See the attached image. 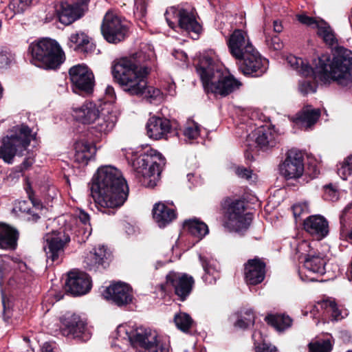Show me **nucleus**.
Listing matches in <instances>:
<instances>
[{
  "mask_svg": "<svg viewBox=\"0 0 352 352\" xmlns=\"http://www.w3.org/2000/svg\"><path fill=\"white\" fill-rule=\"evenodd\" d=\"M155 56L149 51L146 55L140 52L114 62L112 74L124 91L131 96L144 95L151 102H160L163 100L162 91L153 87H147L146 78L151 70Z\"/></svg>",
  "mask_w": 352,
  "mask_h": 352,
  "instance_id": "1",
  "label": "nucleus"
},
{
  "mask_svg": "<svg viewBox=\"0 0 352 352\" xmlns=\"http://www.w3.org/2000/svg\"><path fill=\"white\" fill-rule=\"evenodd\" d=\"M91 192L98 210L111 214L126 201L129 187L118 169L105 166L94 175Z\"/></svg>",
  "mask_w": 352,
  "mask_h": 352,
  "instance_id": "2",
  "label": "nucleus"
},
{
  "mask_svg": "<svg viewBox=\"0 0 352 352\" xmlns=\"http://www.w3.org/2000/svg\"><path fill=\"white\" fill-rule=\"evenodd\" d=\"M317 78L324 83L334 81L342 87L351 86L352 52L339 47L336 48L331 60L325 56L320 57L315 74V78Z\"/></svg>",
  "mask_w": 352,
  "mask_h": 352,
  "instance_id": "3",
  "label": "nucleus"
},
{
  "mask_svg": "<svg viewBox=\"0 0 352 352\" xmlns=\"http://www.w3.org/2000/svg\"><path fill=\"white\" fill-rule=\"evenodd\" d=\"M204 90L216 96L225 97L239 89L242 83L228 72H223L212 58L204 57L197 66Z\"/></svg>",
  "mask_w": 352,
  "mask_h": 352,
  "instance_id": "4",
  "label": "nucleus"
},
{
  "mask_svg": "<svg viewBox=\"0 0 352 352\" xmlns=\"http://www.w3.org/2000/svg\"><path fill=\"white\" fill-rule=\"evenodd\" d=\"M36 132L25 124L16 125L2 138L0 146V158L7 164H12L15 156H21L36 140Z\"/></svg>",
  "mask_w": 352,
  "mask_h": 352,
  "instance_id": "5",
  "label": "nucleus"
},
{
  "mask_svg": "<svg viewBox=\"0 0 352 352\" xmlns=\"http://www.w3.org/2000/svg\"><path fill=\"white\" fill-rule=\"evenodd\" d=\"M28 51L32 57V62L45 69H56L65 58V53L59 44L50 38H43L31 43Z\"/></svg>",
  "mask_w": 352,
  "mask_h": 352,
  "instance_id": "6",
  "label": "nucleus"
},
{
  "mask_svg": "<svg viewBox=\"0 0 352 352\" xmlns=\"http://www.w3.org/2000/svg\"><path fill=\"white\" fill-rule=\"evenodd\" d=\"M223 226L230 232L243 234L252 221V214L247 212L244 201L236 199L226 209Z\"/></svg>",
  "mask_w": 352,
  "mask_h": 352,
  "instance_id": "7",
  "label": "nucleus"
},
{
  "mask_svg": "<svg viewBox=\"0 0 352 352\" xmlns=\"http://www.w3.org/2000/svg\"><path fill=\"white\" fill-rule=\"evenodd\" d=\"M137 172L142 177V182L148 188H153L160 179V173L166 164L165 158L155 151L150 156H143L138 160Z\"/></svg>",
  "mask_w": 352,
  "mask_h": 352,
  "instance_id": "8",
  "label": "nucleus"
},
{
  "mask_svg": "<svg viewBox=\"0 0 352 352\" xmlns=\"http://www.w3.org/2000/svg\"><path fill=\"white\" fill-rule=\"evenodd\" d=\"M129 23L116 12L109 10L104 16L101 32L104 39L111 43H118L126 37Z\"/></svg>",
  "mask_w": 352,
  "mask_h": 352,
  "instance_id": "9",
  "label": "nucleus"
},
{
  "mask_svg": "<svg viewBox=\"0 0 352 352\" xmlns=\"http://www.w3.org/2000/svg\"><path fill=\"white\" fill-rule=\"evenodd\" d=\"M69 75L75 93L91 94L93 91L94 76L86 65L79 64L72 67Z\"/></svg>",
  "mask_w": 352,
  "mask_h": 352,
  "instance_id": "10",
  "label": "nucleus"
},
{
  "mask_svg": "<svg viewBox=\"0 0 352 352\" xmlns=\"http://www.w3.org/2000/svg\"><path fill=\"white\" fill-rule=\"evenodd\" d=\"M239 60V69L245 75L254 77L263 74L267 68V60L261 57L254 47L252 50L245 51Z\"/></svg>",
  "mask_w": 352,
  "mask_h": 352,
  "instance_id": "11",
  "label": "nucleus"
},
{
  "mask_svg": "<svg viewBox=\"0 0 352 352\" xmlns=\"http://www.w3.org/2000/svg\"><path fill=\"white\" fill-rule=\"evenodd\" d=\"M43 250L45 252L47 263L51 261L59 263V258L63 253L64 247L70 241V238L65 232H52L45 234Z\"/></svg>",
  "mask_w": 352,
  "mask_h": 352,
  "instance_id": "12",
  "label": "nucleus"
},
{
  "mask_svg": "<svg viewBox=\"0 0 352 352\" xmlns=\"http://www.w3.org/2000/svg\"><path fill=\"white\" fill-rule=\"evenodd\" d=\"M166 280V285L174 289L175 294L182 301L190 296L195 285L194 278L186 273L170 272Z\"/></svg>",
  "mask_w": 352,
  "mask_h": 352,
  "instance_id": "13",
  "label": "nucleus"
},
{
  "mask_svg": "<svg viewBox=\"0 0 352 352\" xmlns=\"http://www.w3.org/2000/svg\"><path fill=\"white\" fill-rule=\"evenodd\" d=\"M279 169L280 175L286 179L300 178L305 170L303 154L296 149L289 150Z\"/></svg>",
  "mask_w": 352,
  "mask_h": 352,
  "instance_id": "14",
  "label": "nucleus"
},
{
  "mask_svg": "<svg viewBox=\"0 0 352 352\" xmlns=\"http://www.w3.org/2000/svg\"><path fill=\"white\" fill-rule=\"evenodd\" d=\"M89 0H63L56 10L59 21L66 25L80 19Z\"/></svg>",
  "mask_w": 352,
  "mask_h": 352,
  "instance_id": "15",
  "label": "nucleus"
},
{
  "mask_svg": "<svg viewBox=\"0 0 352 352\" xmlns=\"http://www.w3.org/2000/svg\"><path fill=\"white\" fill-rule=\"evenodd\" d=\"M177 18L179 27L188 32H194L198 34L201 31V25L197 21L193 13L186 9L170 8L166 10L165 16L166 21L170 28H173L175 23L170 19V15Z\"/></svg>",
  "mask_w": 352,
  "mask_h": 352,
  "instance_id": "16",
  "label": "nucleus"
},
{
  "mask_svg": "<svg viewBox=\"0 0 352 352\" xmlns=\"http://www.w3.org/2000/svg\"><path fill=\"white\" fill-rule=\"evenodd\" d=\"M62 324L61 331L65 336H72L82 341H86L91 337L85 322L75 314L65 316Z\"/></svg>",
  "mask_w": 352,
  "mask_h": 352,
  "instance_id": "17",
  "label": "nucleus"
},
{
  "mask_svg": "<svg viewBox=\"0 0 352 352\" xmlns=\"http://www.w3.org/2000/svg\"><path fill=\"white\" fill-rule=\"evenodd\" d=\"M303 255V269L299 272L300 278L303 281H316V278L311 275L318 274H323L324 273L326 262L324 258L319 253L309 252L307 254L302 253V256Z\"/></svg>",
  "mask_w": 352,
  "mask_h": 352,
  "instance_id": "18",
  "label": "nucleus"
},
{
  "mask_svg": "<svg viewBox=\"0 0 352 352\" xmlns=\"http://www.w3.org/2000/svg\"><path fill=\"white\" fill-rule=\"evenodd\" d=\"M65 285L67 291L75 296L85 294L91 287L89 275L85 272L75 270L68 273Z\"/></svg>",
  "mask_w": 352,
  "mask_h": 352,
  "instance_id": "19",
  "label": "nucleus"
},
{
  "mask_svg": "<svg viewBox=\"0 0 352 352\" xmlns=\"http://www.w3.org/2000/svg\"><path fill=\"white\" fill-rule=\"evenodd\" d=\"M103 296L118 306H123L132 301L131 288L125 283H118L107 287Z\"/></svg>",
  "mask_w": 352,
  "mask_h": 352,
  "instance_id": "20",
  "label": "nucleus"
},
{
  "mask_svg": "<svg viewBox=\"0 0 352 352\" xmlns=\"http://www.w3.org/2000/svg\"><path fill=\"white\" fill-rule=\"evenodd\" d=\"M228 45L231 54L236 58L241 57L245 51L252 50L254 47L247 32L239 29L232 33L228 41Z\"/></svg>",
  "mask_w": 352,
  "mask_h": 352,
  "instance_id": "21",
  "label": "nucleus"
},
{
  "mask_svg": "<svg viewBox=\"0 0 352 352\" xmlns=\"http://www.w3.org/2000/svg\"><path fill=\"white\" fill-rule=\"evenodd\" d=\"M245 279L249 285H257L265 278V264L258 258L250 259L245 264Z\"/></svg>",
  "mask_w": 352,
  "mask_h": 352,
  "instance_id": "22",
  "label": "nucleus"
},
{
  "mask_svg": "<svg viewBox=\"0 0 352 352\" xmlns=\"http://www.w3.org/2000/svg\"><path fill=\"white\" fill-rule=\"evenodd\" d=\"M321 112L319 109H314L311 106L303 107L291 119L299 128L305 131L309 130L318 122Z\"/></svg>",
  "mask_w": 352,
  "mask_h": 352,
  "instance_id": "23",
  "label": "nucleus"
},
{
  "mask_svg": "<svg viewBox=\"0 0 352 352\" xmlns=\"http://www.w3.org/2000/svg\"><path fill=\"white\" fill-rule=\"evenodd\" d=\"M170 130V121L166 118L153 116L148 119L146 124L147 135L153 140L166 139Z\"/></svg>",
  "mask_w": 352,
  "mask_h": 352,
  "instance_id": "24",
  "label": "nucleus"
},
{
  "mask_svg": "<svg viewBox=\"0 0 352 352\" xmlns=\"http://www.w3.org/2000/svg\"><path fill=\"white\" fill-rule=\"evenodd\" d=\"M100 113L98 107L93 102H85L72 109V116L78 122L90 124L96 120Z\"/></svg>",
  "mask_w": 352,
  "mask_h": 352,
  "instance_id": "25",
  "label": "nucleus"
},
{
  "mask_svg": "<svg viewBox=\"0 0 352 352\" xmlns=\"http://www.w3.org/2000/svg\"><path fill=\"white\" fill-rule=\"evenodd\" d=\"M304 228L313 236L320 240L329 233V223L327 219L321 215H312L304 221Z\"/></svg>",
  "mask_w": 352,
  "mask_h": 352,
  "instance_id": "26",
  "label": "nucleus"
},
{
  "mask_svg": "<svg viewBox=\"0 0 352 352\" xmlns=\"http://www.w3.org/2000/svg\"><path fill=\"white\" fill-rule=\"evenodd\" d=\"M276 138L277 135L273 129L262 126L250 135L248 140L254 139L258 147L265 149L275 146Z\"/></svg>",
  "mask_w": 352,
  "mask_h": 352,
  "instance_id": "27",
  "label": "nucleus"
},
{
  "mask_svg": "<svg viewBox=\"0 0 352 352\" xmlns=\"http://www.w3.org/2000/svg\"><path fill=\"white\" fill-rule=\"evenodd\" d=\"M107 259V248L99 245L90 252L85 258V267L88 270L96 271L100 265H103Z\"/></svg>",
  "mask_w": 352,
  "mask_h": 352,
  "instance_id": "28",
  "label": "nucleus"
},
{
  "mask_svg": "<svg viewBox=\"0 0 352 352\" xmlns=\"http://www.w3.org/2000/svg\"><path fill=\"white\" fill-rule=\"evenodd\" d=\"M153 217L159 227H165L175 217V212L173 209L168 208L162 202L157 203L153 208Z\"/></svg>",
  "mask_w": 352,
  "mask_h": 352,
  "instance_id": "29",
  "label": "nucleus"
},
{
  "mask_svg": "<svg viewBox=\"0 0 352 352\" xmlns=\"http://www.w3.org/2000/svg\"><path fill=\"white\" fill-rule=\"evenodd\" d=\"M74 160L81 164H87L96 154L94 146L85 140L77 141L74 144Z\"/></svg>",
  "mask_w": 352,
  "mask_h": 352,
  "instance_id": "30",
  "label": "nucleus"
},
{
  "mask_svg": "<svg viewBox=\"0 0 352 352\" xmlns=\"http://www.w3.org/2000/svg\"><path fill=\"white\" fill-rule=\"evenodd\" d=\"M131 342L137 343L145 349V351L158 342L157 333L147 329L136 330L133 336H129Z\"/></svg>",
  "mask_w": 352,
  "mask_h": 352,
  "instance_id": "31",
  "label": "nucleus"
},
{
  "mask_svg": "<svg viewBox=\"0 0 352 352\" xmlns=\"http://www.w3.org/2000/svg\"><path fill=\"white\" fill-rule=\"evenodd\" d=\"M68 45L75 51L88 53L94 50V45L89 37L83 32L72 34L69 36Z\"/></svg>",
  "mask_w": 352,
  "mask_h": 352,
  "instance_id": "32",
  "label": "nucleus"
},
{
  "mask_svg": "<svg viewBox=\"0 0 352 352\" xmlns=\"http://www.w3.org/2000/svg\"><path fill=\"white\" fill-rule=\"evenodd\" d=\"M18 232L12 228L0 223V248L14 249L18 239Z\"/></svg>",
  "mask_w": 352,
  "mask_h": 352,
  "instance_id": "33",
  "label": "nucleus"
},
{
  "mask_svg": "<svg viewBox=\"0 0 352 352\" xmlns=\"http://www.w3.org/2000/svg\"><path fill=\"white\" fill-rule=\"evenodd\" d=\"M96 124L94 126V130L102 134H107L113 129L117 121V116L114 112L108 111L107 113H102L96 119Z\"/></svg>",
  "mask_w": 352,
  "mask_h": 352,
  "instance_id": "34",
  "label": "nucleus"
},
{
  "mask_svg": "<svg viewBox=\"0 0 352 352\" xmlns=\"http://www.w3.org/2000/svg\"><path fill=\"white\" fill-rule=\"evenodd\" d=\"M287 63L292 68L296 70L303 76H315L316 67L314 69L306 60L300 58H298L294 55H289L287 57Z\"/></svg>",
  "mask_w": 352,
  "mask_h": 352,
  "instance_id": "35",
  "label": "nucleus"
},
{
  "mask_svg": "<svg viewBox=\"0 0 352 352\" xmlns=\"http://www.w3.org/2000/svg\"><path fill=\"white\" fill-rule=\"evenodd\" d=\"M32 0H12L4 10V14L7 19H13L16 14H23L29 9Z\"/></svg>",
  "mask_w": 352,
  "mask_h": 352,
  "instance_id": "36",
  "label": "nucleus"
},
{
  "mask_svg": "<svg viewBox=\"0 0 352 352\" xmlns=\"http://www.w3.org/2000/svg\"><path fill=\"white\" fill-rule=\"evenodd\" d=\"M317 30L318 35L327 45L333 47L338 44V39L333 30L325 21L322 19L319 22Z\"/></svg>",
  "mask_w": 352,
  "mask_h": 352,
  "instance_id": "37",
  "label": "nucleus"
},
{
  "mask_svg": "<svg viewBox=\"0 0 352 352\" xmlns=\"http://www.w3.org/2000/svg\"><path fill=\"white\" fill-rule=\"evenodd\" d=\"M199 260L206 272L203 277L204 281L208 284L215 283L217 279L219 278V272L215 262L201 256H199Z\"/></svg>",
  "mask_w": 352,
  "mask_h": 352,
  "instance_id": "38",
  "label": "nucleus"
},
{
  "mask_svg": "<svg viewBox=\"0 0 352 352\" xmlns=\"http://www.w3.org/2000/svg\"><path fill=\"white\" fill-rule=\"evenodd\" d=\"M184 226L192 235L199 239H202L209 232L208 226L204 222L197 219L186 221Z\"/></svg>",
  "mask_w": 352,
  "mask_h": 352,
  "instance_id": "39",
  "label": "nucleus"
},
{
  "mask_svg": "<svg viewBox=\"0 0 352 352\" xmlns=\"http://www.w3.org/2000/svg\"><path fill=\"white\" fill-rule=\"evenodd\" d=\"M267 322L274 327L277 331H283L290 327L292 324V320L288 316L282 315H268L265 317Z\"/></svg>",
  "mask_w": 352,
  "mask_h": 352,
  "instance_id": "40",
  "label": "nucleus"
},
{
  "mask_svg": "<svg viewBox=\"0 0 352 352\" xmlns=\"http://www.w3.org/2000/svg\"><path fill=\"white\" fill-rule=\"evenodd\" d=\"M12 212L16 214H18L19 212L27 214L28 215L27 219L30 221L36 222L40 218V216L33 209H31L30 203L27 201L16 202L12 209Z\"/></svg>",
  "mask_w": 352,
  "mask_h": 352,
  "instance_id": "41",
  "label": "nucleus"
},
{
  "mask_svg": "<svg viewBox=\"0 0 352 352\" xmlns=\"http://www.w3.org/2000/svg\"><path fill=\"white\" fill-rule=\"evenodd\" d=\"M319 305L322 309L331 315V320L338 321L344 318L342 311L338 309L337 304L333 300L327 299L321 301Z\"/></svg>",
  "mask_w": 352,
  "mask_h": 352,
  "instance_id": "42",
  "label": "nucleus"
},
{
  "mask_svg": "<svg viewBox=\"0 0 352 352\" xmlns=\"http://www.w3.org/2000/svg\"><path fill=\"white\" fill-rule=\"evenodd\" d=\"M177 327L184 332H187L192 324V319L186 313H179L174 317Z\"/></svg>",
  "mask_w": 352,
  "mask_h": 352,
  "instance_id": "43",
  "label": "nucleus"
},
{
  "mask_svg": "<svg viewBox=\"0 0 352 352\" xmlns=\"http://www.w3.org/2000/svg\"><path fill=\"white\" fill-rule=\"evenodd\" d=\"M309 352H331L332 344L329 339L319 340L308 344Z\"/></svg>",
  "mask_w": 352,
  "mask_h": 352,
  "instance_id": "44",
  "label": "nucleus"
},
{
  "mask_svg": "<svg viewBox=\"0 0 352 352\" xmlns=\"http://www.w3.org/2000/svg\"><path fill=\"white\" fill-rule=\"evenodd\" d=\"M75 216L80 220V221L84 226L83 234L85 235V237L87 239L91 235L92 231L91 226L90 223L89 214L85 210L78 208L75 211Z\"/></svg>",
  "mask_w": 352,
  "mask_h": 352,
  "instance_id": "45",
  "label": "nucleus"
},
{
  "mask_svg": "<svg viewBox=\"0 0 352 352\" xmlns=\"http://www.w3.org/2000/svg\"><path fill=\"white\" fill-rule=\"evenodd\" d=\"M309 77H312L313 80H305L299 85V90L303 94L315 93L316 91L317 85L316 80L319 79L318 78H314V76H309Z\"/></svg>",
  "mask_w": 352,
  "mask_h": 352,
  "instance_id": "46",
  "label": "nucleus"
},
{
  "mask_svg": "<svg viewBox=\"0 0 352 352\" xmlns=\"http://www.w3.org/2000/svg\"><path fill=\"white\" fill-rule=\"evenodd\" d=\"M245 316L239 319L235 323V326L241 329H246L253 325L254 323V316L251 310L245 312Z\"/></svg>",
  "mask_w": 352,
  "mask_h": 352,
  "instance_id": "47",
  "label": "nucleus"
},
{
  "mask_svg": "<svg viewBox=\"0 0 352 352\" xmlns=\"http://www.w3.org/2000/svg\"><path fill=\"white\" fill-rule=\"evenodd\" d=\"M14 59V56L10 52L0 48V69L9 67Z\"/></svg>",
  "mask_w": 352,
  "mask_h": 352,
  "instance_id": "48",
  "label": "nucleus"
},
{
  "mask_svg": "<svg viewBox=\"0 0 352 352\" xmlns=\"http://www.w3.org/2000/svg\"><path fill=\"white\" fill-rule=\"evenodd\" d=\"M134 14L137 19L144 21L146 14V0H135Z\"/></svg>",
  "mask_w": 352,
  "mask_h": 352,
  "instance_id": "49",
  "label": "nucleus"
},
{
  "mask_svg": "<svg viewBox=\"0 0 352 352\" xmlns=\"http://www.w3.org/2000/svg\"><path fill=\"white\" fill-rule=\"evenodd\" d=\"M184 135L190 140L196 139L199 135L198 124L194 122L188 123L184 131Z\"/></svg>",
  "mask_w": 352,
  "mask_h": 352,
  "instance_id": "50",
  "label": "nucleus"
},
{
  "mask_svg": "<svg viewBox=\"0 0 352 352\" xmlns=\"http://www.w3.org/2000/svg\"><path fill=\"white\" fill-rule=\"evenodd\" d=\"M324 196L326 199L333 201L338 199L339 193H338V189L336 186H333L331 184L324 186Z\"/></svg>",
  "mask_w": 352,
  "mask_h": 352,
  "instance_id": "51",
  "label": "nucleus"
},
{
  "mask_svg": "<svg viewBox=\"0 0 352 352\" xmlns=\"http://www.w3.org/2000/svg\"><path fill=\"white\" fill-rule=\"evenodd\" d=\"M298 20L302 24L310 26L313 28H317L318 24L322 20L321 19H316L307 16L305 14H300L297 16Z\"/></svg>",
  "mask_w": 352,
  "mask_h": 352,
  "instance_id": "52",
  "label": "nucleus"
},
{
  "mask_svg": "<svg viewBox=\"0 0 352 352\" xmlns=\"http://www.w3.org/2000/svg\"><path fill=\"white\" fill-rule=\"evenodd\" d=\"M294 215L296 218L300 217L301 214L309 212V207L307 203L296 204L292 207Z\"/></svg>",
  "mask_w": 352,
  "mask_h": 352,
  "instance_id": "53",
  "label": "nucleus"
},
{
  "mask_svg": "<svg viewBox=\"0 0 352 352\" xmlns=\"http://www.w3.org/2000/svg\"><path fill=\"white\" fill-rule=\"evenodd\" d=\"M267 45L270 49H272L275 51H279L283 48V43L281 39L277 36H274L272 37L270 40L267 41Z\"/></svg>",
  "mask_w": 352,
  "mask_h": 352,
  "instance_id": "54",
  "label": "nucleus"
},
{
  "mask_svg": "<svg viewBox=\"0 0 352 352\" xmlns=\"http://www.w3.org/2000/svg\"><path fill=\"white\" fill-rule=\"evenodd\" d=\"M144 352H169L168 347L160 343L159 341L154 345L148 348Z\"/></svg>",
  "mask_w": 352,
  "mask_h": 352,
  "instance_id": "55",
  "label": "nucleus"
},
{
  "mask_svg": "<svg viewBox=\"0 0 352 352\" xmlns=\"http://www.w3.org/2000/svg\"><path fill=\"white\" fill-rule=\"evenodd\" d=\"M256 349L258 352H278V350L275 346L267 343L261 344L256 347Z\"/></svg>",
  "mask_w": 352,
  "mask_h": 352,
  "instance_id": "56",
  "label": "nucleus"
},
{
  "mask_svg": "<svg viewBox=\"0 0 352 352\" xmlns=\"http://www.w3.org/2000/svg\"><path fill=\"white\" fill-rule=\"evenodd\" d=\"M236 173L239 177L245 179H249L252 175V171L243 167L237 168L236 170Z\"/></svg>",
  "mask_w": 352,
  "mask_h": 352,
  "instance_id": "57",
  "label": "nucleus"
},
{
  "mask_svg": "<svg viewBox=\"0 0 352 352\" xmlns=\"http://www.w3.org/2000/svg\"><path fill=\"white\" fill-rule=\"evenodd\" d=\"M338 174L344 180L346 179L349 175H352V173H350L349 170V168L344 164L338 170Z\"/></svg>",
  "mask_w": 352,
  "mask_h": 352,
  "instance_id": "58",
  "label": "nucleus"
},
{
  "mask_svg": "<svg viewBox=\"0 0 352 352\" xmlns=\"http://www.w3.org/2000/svg\"><path fill=\"white\" fill-rule=\"evenodd\" d=\"M27 192L28 194L29 199H30L33 207L36 209L41 208V202L34 197V195H33L32 192H31V190H28Z\"/></svg>",
  "mask_w": 352,
  "mask_h": 352,
  "instance_id": "59",
  "label": "nucleus"
},
{
  "mask_svg": "<svg viewBox=\"0 0 352 352\" xmlns=\"http://www.w3.org/2000/svg\"><path fill=\"white\" fill-rule=\"evenodd\" d=\"M32 164V162L29 159H25L23 163L18 167H16L17 169H19V171L22 172L24 170L28 169L30 166H31Z\"/></svg>",
  "mask_w": 352,
  "mask_h": 352,
  "instance_id": "60",
  "label": "nucleus"
},
{
  "mask_svg": "<svg viewBox=\"0 0 352 352\" xmlns=\"http://www.w3.org/2000/svg\"><path fill=\"white\" fill-rule=\"evenodd\" d=\"M274 31L276 33H280L283 30V26L282 25L281 21L278 20H276L273 23Z\"/></svg>",
  "mask_w": 352,
  "mask_h": 352,
  "instance_id": "61",
  "label": "nucleus"
},
{
  "mask_svg": "<svg viewBox=\"0 0 352 352\" xmlns=\"http://www.w3.org/2000/svg\"><path fill=\"white\" fill-rule=\"evenodd\" d=\"M173 54L176 58L180 59L182 60H186L187 58L186 53L182 51L175 50Z\"/></svg>",
  "mask_w": 352,
  "mask_h": 352,
  "instance_id": "62",
  "label": "nucleus"
},
{
  "mask_svg": "<svg viewBox=\"0 0 352 352\" xmlns=\"http://www.w3.org/2000/svg\"><path fill=\"white\" fill-rule=\"evenodd\" d=\"M42 352H53L52 346L48 342L44 343L42 346Z\"/></svg>",
  "mask_w": 352,
  "mask_h": 352,
  "instance_id": "63",
  "label": "nucleus"
},
{
  "mask_svg": "<svg viewBox=\"0 0 352 352\" xmlns=\"http://www.w3.org/2000/svg\"><path fill=\"white\" fill-rule=\"evenodd\" d=\"M344 164L349 168L350 173H352V156L348 157Z\"/></svg>",
  "mask_w": 352,
  "mask_h": 352,
  "instance_id": "64",
  "label": "nucleus"
}]
</instances>
